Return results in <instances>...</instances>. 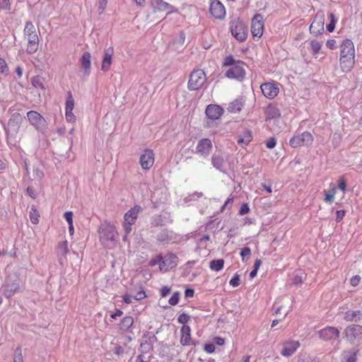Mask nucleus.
I'll list each match as a JSON object with an SVG mask.
<instances>
[{"instance_id": "41", "label": "nucleus", "mask_w": 362, "mask_h": 362, "mask_svg": "<svg viewBox=\"0 0 362 362\" xmlns=\"http://www.w3.org/2000/svg\"><path fill=\"white\" fill-rule=\"evenodd\" d=\"M74 107V100L72 97L71 91L68 92V97L66 101L65 112H70Z\"/></svg>"}, {"instance_id": "43", "label": "nucleus", "mask_w": 362, "mask_h": 362, "mask_svg": "<svg viewBox=\"0 0 362 362\" xmlns=\"http://www.w3.org/2000/svg\"><path fill=\"white\" fill-rule=\"evenodd\" d=\"M310 45L311 47L312 54L313 55H315L320 52L322 47V42L313 40L310 41Z\"/></svg>"}, {"instance_id": "36", "label": "nucleus", "mask_w": 362, "mask_h": 362, "mask_svg": "<svg viewBox=\"0 0 362 362\" xmlns=\"http://www.w3.org/2000/svg\"><path fill=\"white\" fill-rule=\"evenodd\" d=\"M224 265L223 259H213L210 262L209 267L211 270L218 272L221 270Z\"/></svg>"}, {"instance_id": "57", "label": "nucleus", "mask_w": 362, "mask_h": 362, "mask_svg": "<svg viewBox=\"0 0 362 362\" xmlns=\"http://www.w3.org/2000/svg\"><path fill=\"white\" fill-rule=\"evenodd\" d=\"M276 144V140L274 137H271L266 141V146L267 148L272 149L275 147Z\"/></svg>"}, {"instance_id": "6", "label": "nucleus", "mask_w": 362, "mask_h": 362, "mask_svg": "<svg viewBox=\"0 0 362 362\" xmlns=\"http://www.w3.org/2000/svg\"><path fill=\"white\" fill-rule=\"evenodd\" d=\"M313 141V135L308 132H304L301 134L293 136L289 141V144L292 148H297L303 145L310 146Z\"/></svg>"}, {"instance_id": "18", "label": "nucleus", "mask_w": 362, "mask_h": 362, "mask_svg": "<svg viewBox=\"0 0 362 362\" xmlns=\"http://www.w3.org/2000/svg\"><path fill=\"white\" fill-rule=\"evenodd\" d=\"M209 119L215 120L218 119L223 113V108L218 105H209L205 110Z\"/></svg>"}, {"instance_id": "38", "label": "nucleus", "mask_w": 362, "mask_h": 362, "mask_svg": "<svg viewBox=\"0 0 362 362\" xmlns=\"http://www.w3.org/2000/svg\"><path fill=\"white\" fill-rule=\"evenodd\" d=\"M40 214L35 206H32L30 211V218L33 224L39 223Z\"/></svg>"}, {"instance_id": "64", "label": "nucleus", "mask_w": 362, "mask_h": 362, "mask_svg": "<svg viewBox=\"0 0 362 362\" xmlns=\"http://www.w3.org/2000/svg\"><path fill=\"white\" fill-rule=\"evenodd\" d=\"M146 297V293L144 291H139L136 296H134V299L136 300H139L144 299Z\"/></svg>"}, {"instance_id": "63", "label": "nucleus", "mask_w": 362, "mask_h": 362, "mask_svg": "<svg viewBox=\"0 0 362 362\" xmlns=\"http://www.w3.org/2000/svg\"><path fill=\"white\" fill-rule=\"evenodd\" d=\"M65 115L66 120L69 122H74L76 119L72 111H70V112H65Z\"/></svg>"}, {"instance_id": "54", "label": "nucleus", "mask_w": 362, "mask_h": 362, "mask_svg": "<svg viewBox=\"0 0 362 362\" xmlns=\"http://www.w3.org/2000/svg\"><path fill=\"white\" fill-rule=\"evenodd\" d=\"M99 6H98V14H102L105 8H106V5H107V0H99Z\"/></svg>"}, {"instance_id": "55", "label": "nucleus", "mask_w": 362, "mask_h": 362, "mask_svg": "<svg viewBox=\"0 0 362 362\" xmlns=\"http://www.w3.org/2000/svg\"><path fill=\"white\" fill-rule=\"evenodd\" d=\"M250 211V207L247 203L243 204L239 210V214L243 216Z\"/></svg>"}, {"instance_id": "22", "label": "nucleus", "mask_w": 362, "mask_h": 362, "mask_svg": "<svg viewBox=\"0 0 362 362\" xmlns=\"http://www.w3.org/2000/svg\"><path fill=\"white\" fill-rule=\"evenodd\" d=\"M354 56L340 55V66L344 72L351 71L354 65Z\"/></svg>"}, {"instance_id": "33", "label": "nucleus", "mask_w": 362, "mask_h": 362, "mask_svg": "<svg viewBox=\"0 0 362 362\" xmlns=\"http://www.w3.org/2000/svg\"><path fill=\"white\" fill-rule=\"evenodd\" d=\"M177 257L174 253H169L163 257V262H165V267L168 266L170 269L175 267L177 265Z\"/></svg>"}, {"instance_id": "25", "label": "nucleus", "mask_w": 362, "mask_h": 362, "mask_svg": "<svg viewBox=\"0 0 362 362\" xmlns=\"http://www.w3.org/2000/svg\"><path fill=\"white\" fill-rule=\"evenodd\" d=\"M113 52L114 51L112 47H109L105 51L101 65L102 71L106 72L110 69L112 64Z\"/></svg>"}, {"instance_id": "23", "label": "nucleus", "mask_w": 362, "mask_h": 362, "mask_svg": "<svg viewBox=\"0 0 362 362\" xmlns=\"http://www.w3.org/2000/svg\"><path fill=\"white\" fill-rule=\"evenodd\" d=\"M340 55L355 57L354 46L351 40L346 39L341 42Z\"/></svg>"}, {"instance_id": "58", "label": "nucleus", "mask_w": 362, "mask_h": 362, "mask_svg": "<svg viewBox=\"0 0 362 362\" xmlns=\"http://www.w3.org/2000/svg\"><path fill=\"white\" fill-rule=\"evenodd\" d=\"M204 349L206 353L212 354L215 351V346L212 343H208L204 345Z\"/></svg>"}, {"instance_id": "27", "label": "nucleus", "mask_w": 362, "mask_h": 362, "mask_svg": "<svg viewBox=\"0 0 362 362\" xmlns=\"http://www.w3.org/2000/svg\"><path fill=\"white\" fill-rule=\"evenodd\" d=\"M252 139V131L248 129H244V130L237 136V142L238 144L248 145Z\"/></svg>"}, {"instance_id": "53", "label": "nucleus", "mask_w": 362, "mask_h": 362, "mask_svg": "<svg viewBox=\"0 0 362 362\" xmlns=\"http://www.w3.org/2000/svg\"><path fill=\"white\" fill-rule=\"evenodd\" d=\"M240 279L238 274H235L233 277L230 280L229 284L233 287H237L240 285Z\"/></svg>"}, {"instance_id": "39", "label": "nucleus", "mask_w": 362, "mask_h": 362, "mask_svg": "<svg viewBox=\"0 0 362 362\" xmlns=\"http://www.w3.org/2000/svg\"><path fill=\"white\" fill-rule=\"evenodd\" d=\"M157 341V337L155 334H152L148 337L145 342L141 344V347L147 346L148 349H153V344Z\"/></svg>"}, {"instance_id": "20", "label": "nucleus", "mask_w": 362, "mask_h": 362, "mask_svg": "<svg viewBox=\"0 0 362 362\" xmlns=\"http://www.w3.org/2000/svg\"><path fill=\"white\" fill-rule=\"evenodd\" d=\"M300 346V343L298 341H289L284 344L283 348L281 351V354L284 356H291Z\"/></svg>"}, {"instance_id": "52", "label": "nucleus", "mask_w": 362, "mask_h": 362, "mask_svg": "<svg viewBox=\"0 0 362 362\" xmlns=\"http://www.w3.org/2000/svg\"><path fill=\"white\" fill-rule=\"evenodd\" d=\"M190 317L186 313L180 314L177 317V322L183 325H186L185 324L188 322Z\"/></svg>"}, {"instance_id": "2", "label": "nucleus", "mask_w": 362, "mask_h": 362, "mask_svg": "<svg viewBox=\"0 0 362 362\" xmlns=\"http://www.w3.org/2000/svg\"><path fill=\"white\" fill-rule=\"evenodd\" d=\"M206 80V74L202 69H194L189 75L187 88L190 90H197L203 86Z\"/></svg>"}, {"instance_id": "51", "label": "nucleus", "mask_w": 362, "mask_h": 362, "mask_svg": "<svg viewBox=\"0 0 362 362\" xmlns=\"http://www.w3.org/2000/svg\"><path fill=\"white\" fill-rule=\"evenodd\" d=\"M180 296V293L179 291L175 292L168 300L169 304L171 305H176L179 303Z\"/></svg>"}, {"instance_id": "49", "label": "nucleus", "mask_w": 362, "mask_h": 362, "mask_svg": "<svg viewBox=\"0 0 362 362\" xmlns=\"http://www.w3.org/2000/svg\"><path fill=\"white\" fill-rule=\"evenodd\" d=\"M238 61L236 62L234 57L232 55H230L224 59L223 66H233L236 65Z\"/></svg>"}, {"instance_id": "29", "label": "nucleus", "mask_w": 362, "mask_h": 362, "mask_svg": "<svg viewBox=\"0 0 362 362\" xmlns=\"http://www.w3.org/2000/svg\"><path fill=\"white\" fill-rule=\"evenodd\" d=\"M362 318V311L348 310L344 313V319L349 322H358Z\"/></svg>"}, {"instance_id": "26", "label": "nucleus", "mask_w": 362, "mask_h": 362, "mask_svg": "<svg viewBox=\"0 0 362 362\" xmlns=\"http://www.w3.org/2000/svg\"><path fill=\"white\" fill-rule=\"evenodd\" d=\"M174 240V233L172 230L163 229L157 234V240L162 244L169 243Z\"/></svg>"}, {"instance_id": "40", "label": "nucleus", "mask_w": 362, "mask_h": 362, "mask_svg": "<svg viewBox=\"0 0 362 362\" xmlns=\"http://www.w3.org/2000/svg\"><path fill=\"white\" fill-rule=\"evenodd\" d=\"M357 352V350L354 351H344L343 358L346 362H356Z\"/></svg>"}, {"instance_id": "14", "label": "nucleus", "mask_w": 362, "mask_h": 362, "mask_svg": "<svg viewBox=\"0 0 362 362\" xmlns=\"http://www.w3.org/2000/svg\"><path fill=\"white\" fill-rule=\"evenodd\" d=\"M344 333L349 341H354L362 336V326L359 325L348 326Z\"/></svg>"}, {"instance_id": "15", "label": "nucleus", "mask_w": 362, "mask_h": 362, "mask_svg": "<svg viewBox=\"0 0 362 362\" xmlns=\"http://www.w3.org/2000/svg\"><path fill=\"white\" fill-rule=\"evenodd\" d=\"M212 147V143L209 139H202L198 141L196 151L197 153L204 156H207L210 153Z\"/></svg>"}, {"instance_id": "32", "label": "nucleus", "mask_w": 362, "mask_h": 362, "mask_svg": "<svg viewBox=\"0 0 362 362\" xmlns=\"http://www.w3.org/2000/svg\"><path fill=\"white\" fill-rule=\"evenodd\" d=\"M244 101L242 99H235L231 102L228 107V111L230 113H236L240 112L243 107Z\"/></svg>"}, {"instance_id": "9", "label": "nucleus", "mask_w": 362, "mask_h": 362, "mask_svg": "<svg viewBox=\"0 0 362 362\" xmlns=\"http://www.w3.org/2000/svg\"><path fill=\"white\" fill-rule=\"evenodd\" d=\"M100 238L101 240H115L118 233L115 227L110 224H103L99 229Z\"/></svg>"}, {"instance_id": "28", "label": "nucleus", "mask_w": 362, "mask_h": 362, "mask_svg": "<svg viewBox=\"0 0 362 362\" xmlns=\"http://www.w3.org/2000/svg\"><path fill=\"white\" fill-rule=\"evenodd\" d=\"M211 163L216 170L224 173H226L225 160L222 156L214 155L211 157Z\"/></svg>"}, {"instance_id": "59", "label": "nucleus", "mask_w": 362, "mask_h": 362, "mask_svg": "<svg viewBox=\"0 0 362 362\" xmlns=\"http://www.w3.org/2000/svg\"><path fill=\"white\" fill-rule=\"evenodd\" d=\"M0 8L5 10H10L11 4L9 0H0Z\"/></svg>"}, {"instance_id": "48", "label": "nucleus", "mask_w": 362, "mask_h": 362, "mask_svg": "<svg viewBox=\"0 0 362 362\" xmlns=\"http://www.w3.org/2000/svg\"><path fill=\"white\" fill-rule=\"evenodd\" d=\"M243 262H245L251 255V250L248 247H243L240 253Z\"/></svg>"}, {"instance_id": "12", "label": "nucleus", "mask_w": 362, "mask_h": 362, "mask_svg": "<svg viewBox=\"0 0 362 362\" xmlns=\"http://www.w3.org/2000/svg\"><path fill=\"white\" fill-rule=\"evenodd\" d=\"M309 30L310 33L315 36L321 35L325 32L323 15H321L320 17L318 13L316 15L314 21L310 25Z\"/></svg>"}, {"instance_id": "7", "label": "nucleus", "mask_w": 362, "mask_h": 362, "mask_svg": "<svg viewBox=\"0 0 362 362\" xmlns=\"http://www.w3.org/2000/svg\"><path fill=\"white\" fill-rule=\"evenodd\" d=\"M150 5L153 13L167 11L166 16L177 11L175 6L164 0H150Z\"/></svg>"}, {"instance_id": "1", "label": "nucleus", "mask_w": 362, "mask_h": 362, "mask_svg": "<svg viewBox=\"0 0 362 362\" xmlns=\"http://www.w3.org/2000/svg\"><path fill=\"white\" fill-rule=\"evenodd\" d=\"M21 283V279L18 274L15 272L8 274L1 287L3 295L6 298H10L19 290Z\"/></svg>"}, {"instance_id": "17", "label": "nucleus", "mask_w": 362, "mask_h": 362, "mask_svg": "<svg viewBox=\"0 0 362 362\" xmlns=\"http://www.w3.org/2000/svg\"><path fill=\"white\" fill-rule=\"evenodd\" d=\"M320 338L325 341H330L339 337V330L333 327H327L319 332Z\"/></svg>"}, {"instance_id": "45", "label": "nucleus", "mask_w": 362, "mask_h": 362, "mask_svg": "<svg viewBox=\"0 0 362 362\" xmlns=\"http://www.w3.org/2000/svg\"><path fill=\"white\" fill-rule=\"evenodd\" d=\"M36 33L35 28L31 21H27L25 23L24 28L25 35H30Z\"/></svg>"}, {"instance_id": "31", "label": "nucleus", "mask_w": 362, "mask_h": 362, "mask_svg": "<svg viewBox=\"0 0 362 362\" xmlns=\"http://www.w3.org/2000/svg\"><path fill=\"white\" fill-rule=\"evenodd\" d=\"M281 116L279 110L274 105H269L265 110L266 120L279 117Z\"/></svg>"}, {"instance_id": "56", "label": "nucleus", "mask_w": 362, "mask_h": 362, "mask_svg": "<svg viewBox=\"0 0 362 362\" xmlns=\"http://www.w3.org/2000/svg\"><path fill=\"white\" fill-rule=\"evenodd\" d=\"M8 71V68L5 60L0 58V73L5 74Z\"/></svg>"}, {"instance_id": "5", "label": "nucleus", "mask_w": 362, "mask_h": 362, "mask_svg": "<svg viewBox=\"0 0 362 362\" xmlns=\"http://www.w3.org/2000/svg\"><path fill=\"white\" fill-rule=\"evenodd\" d=\"M23 120V116L18 112H15L11 115L8 122V126L5 128L8 136H13L17 134Z\"/></svg>"}, {"instance_id": "24", "label": "nucleus", "mask_w": 362, "mask_h": 362, "mask_svg": "<svg viewBox=\"0 0 362 362\" xmlns=\"http://www.w3.org/2000/svg\"><path fill=\"white\" fill-rule=\"evenodd\" d=\"M141 210V207L138 205L130 209L124 216V221L129 223H134Z\"/></svg>"}, {"instance_id": "42", "label": "nucleus", "mask_w": 362, "mask_h": 362, "mask_svg": "<svg viewBox=\"0 0 362 362\" xmlns=\"http://www.w3.org/2000/svg\"><path fill=\"white\" fill-rule=\"evenodd\" d=\"M329 23L327 25V30L329 33H332L334 31L336 25V23L337 21V18H335V16L334 13H330L329 14Z\"/></svg>"}, {"instance_id": "61", "label": "nucleus", "mask_w": 362, "mask_h": 362, "mask_svg": "<svg viewBox=\"0 0 362 362\" xmlns=\"http://www.w3.org/2000/svg\"><path fill=\"white\" fill-rule=\"evenodd\" d=\"M64 217L69 224L73 223V213L72 211H66L64 214Z\"/></svg>"}, {"instance_id": "19", "label": "nucleus", "mask_w": 362, "mask_h": 362, "mask_svg": "<svg viewBox=\"0 0 362 362\" xmlns=\"http://www.w3.org/2000/svg\"><path fill=\"white\" fill-rule=\"evenodd\" d=\"M91 55L89 52H86L83 54L81 58L80 59V68L81 70L83 73L84 76H89L90 73V66H91Z\"/></svg>"}, {"instance_id": "60", "label": "nucleus", "mask_w": 362, "mask_h": 362, "mask_svg": "<svg viewBox=\"0 0 362 362\" xmlns=\"http://www.w3.org/2000/svg\"><path fill=\"white\" fill-rule=\"evenodd\" d=\"M133 224L134 223H129L127 221H124L123 228H124V233L129 234L132 232V226Z\"/></svg>"}, {"instance_id": "13", "label": "nucleus", "mask_w": 362, "mask_h": 362, "mask_svg": "<svg viewBox=\"0 0 362 362\" xmlns=\"http://www.w3.org/2000/svg\"><path fill=\"white\" fill-rule=\"evenodd\" d=\"M210 12L214 18L218 19L223 18L226 15L225 7L218 0L211 1Z\"/></svg>"}, {"instance_id": "4", "label": "nucleus", "mask_w": 362, "mask_h": 362, "mask_svg": "<svg viewBox=\"0 0 362 362\" xmlns=\"http://www.w3.org/2000/svg\"><path fill=\"white\" fill-rule=\"evenodd\" d=\"M27 118L30 124L40 132H44L47 127L45 119L37 112L30 110L27 113Z\"/></svg>"}, {"instance_id": "46", "label": "nucleus", "mask_w": 362, "mask_h": 362, "mask_svg": "<svg viewBox=\"0 0 362 362\" xmlns=\"http://www.w3.org/2000/svg\"><path fill=\"white\" fill-rule=\"evenodd\" d=\"M57 250L59 254H61L62 256H65L69 251L67 247V241L65 240L59 243L58 245Z\"/></svg>"}, {"instance_id": "30", "label": "nucleus", "mask_w": 362, "mask_h": 362, "mask_svg": "<svg viewBox=\"0 0 362 362\" xmlns=\"http://www.w3.org/2000/svg\"><path fill=\"white\" fill-rule=\"evenodd\" d=\"M182 337L180 343L183 346L188 345L191 341V329L188 325H183L180 330Z\"/></svg>"}, {"instance_id": "35", "label": "nucleus", "mask_w": 362, "mask_h": 362, "mask_svg": "<svg viewBox=\"0 0 362 362\" xmlns=\"http://www.w3.org/2000/svg\"><path fill=\"white\" fill-rule=\"evenodd\" d=\"M45 78L41 76H35L31 78L32 85L36 88H40L42 90H45V87L44 86Z\"/></svg>"}, {"instance_id": "50", "label": "nucleus", "mask_w": 362, "mask_h": 362, "mask_svg": "<svg viewBox=\"0 0 362 362\" xmlns=\"http://www.w3.org/2000/svg\"><path fill=\"white\" fill-rule=\"evenodd\" d=\"M13 362H23L22 349L21 347H17L14 351Z\"/></svg>"}, {"instance_id": "8", "label": "nucleus", "mask_w": 362, "mask_h": 362, "mask_svg": "<svg viewBox=\"0 0 362 362\" xmlns=\"http://www.w3.org/2000/svg\"><path fill=\"white\" fill-rule=\"evenodd\" d=\"M243 65V62L238 61L236 65L231 66L226 71L225 76L228 78H234L242 81L245 76V71Z\"/></svg>"}, {"instance_id": "21", "label": "nucleus", "mask_w": 362, "mask_h": 362, "mask_svg": "<svg viewBox=\"0 0 362 362\" xmlns=\"http://www.w3.org/2000/svg\"><path fill=\"white\" fill-rule=\"evenodd\" d=\"M28 37L26 52L28 54H32L36 52L38 49L39 38L36 33L30 35H28Z\"/></svg>"}, {"instance_id": "62", "label": "nucleus", "mask_w": 362, "mask_h": 362, "mask_svg": "<svg viewBox=\"0 0 362 362\" xmlns=\"http://www.w3.org/2000/svg\"><path fill=\"white\" fill-rule=\"evenodd\" d=\"M345 215L344 210H338L336 212V221L340 222Z\"/></svg>"}, {"instance_id": "16", "label": "nucleus", "mask_w": 362, "mask_h": 362, "mask_svg": "<svg viewBox=\"0 0 362 362\" xmlns=\"http://www.w3.org/2000/svg\"><path fill=\"white\" fill-rule=\"evenodd\" d=\"M260 88L263 95L269 99L274 98L279 92V88L273 83H264Z\"/></svg>"}, {"instance_id": "44", "label": "nucleus", "mask_w": 362, "mask_h": 362, "mask_svg": "<svg viewBox=\"0 0 362 362\" xmlns=\"http://www.w3.org/2000/svg\"><path fill=\"white\" fill-rule=\"evenodd\" d=\"M298 362H320L317 358L312 357L307 354H300L298 356Z\"/></svg>"}, {"instance_id": "34", "label": "nucleus", "mask_w": 362, "mask_h": 362, "mask_svg": "<svg viewBox=\"0 0 362 362\" xmlns=\"http://www.w3.org/2000/svg\"><path fill=\"white\" fill-rule=\"evenodd\" d=\"M133 317L132 316H126L122 319L119 324V328L121 330L126 332L129 330V329L133 325Z\"/></svg>"}, {"instance_id": "37", "label": "nucleus", "mask_w": 362, "mask_h": 362, "mask_svg": "<svg viewBox=\"0 0 362 362\" xmlns=\"http://www.w3.org/2000/svg\"><path fill=\"white\" fill-rule=\"evenodd\" d=\"M158 264L160 270L165 267V262H163V257L161 255H158L156 256L154 258H152L149 262V265L151 267H154Z\"/></svg>"}, {"instance_id": "11", "label": "nucleus", "mask_w": 362, "mask_h": 362, "mask_svg": "<svg viewBox=\"0 0 362 362\" xmlns=\"http://www.w3.org/2000/svg\"><path fill=\"white\" fill-rule=\"evenodd\" d=\"M262 19V16L259 13L255 15L252 19L251 33L254 37H260L262 35L264 28Z\"/></svg>"}, {"instance_id": "10", "label": "nucleus", "mask_w": 362, "mask_h": 362, "mask_svg": "<svg viewBox=\"0 0 362 362\" xmlns=\"http://www.w3.org/2000/svg\"><path fill=\"white\" fill-rule=\"evenodd\" d=\"M139 163L143 170H149L154 163V153L151 149H145L139 158Z\"/></svg>"}, {"instance_id": "3", "label": "nucleus", "mask_w": 362, "mask_h": 362, "mask_svg": "<svg viewBox=\"0 0 362 362\" xmlns=\"http://www.w3.org/2000/svg\"><path fill=\"white\" fill-rule=\"evenodd\" d=\"M232 35L239 42H244L247 36V29L245 23L239 18L230 23Z\"/></svg>"}, {"instance_id": "47", "label": "nucleus", "mask_w": 362, "mask_h": 362, "mask_svg": "<svg viewBox=\"0 0 362 362\" xmlns=\"http://www.w3.org/2000/svg\"><path fill=\"white\" fill-rule=\"evenodd\" d=\"M325 198V201L328 203H331L334 199V196L336 193V189L334 187L331 190L324 192Z\"/></svg>"}]
</instances>
